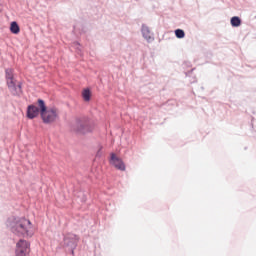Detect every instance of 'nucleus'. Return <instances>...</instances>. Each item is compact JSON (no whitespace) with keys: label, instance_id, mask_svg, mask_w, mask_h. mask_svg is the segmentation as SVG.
Returning <instances> with one entry per match:
<instances>
[{"label":"nucleus","instance_id":"f257e3e1","mask_svg":"<svg viewBox=\"0 0 256 256\" xmlns=\"http://www.w3.org/2000/svg\"><path fill=\"white\" fill-rule=\"evenodd\" d=\"M6 227L17 237L31 238L35 235V227L31 223V220L25 217L10 216L6 220Z\"/></svg>","mask_w":256,"mask_h":256},{"label":"nucleus","instance_id":"f03ea898","mask_svg":"<svg viewBox=\"0 0 256 256\" xmlns=\"http://www.w3.org/2000/svg\"><path fill=\"white\" fill-rule=\"evenodd\" d=\"M70 129L78 135H85L93 131V123L87 117L77 118L74 123L70 124Z\"/></svg>","mask_w":256,"mask_h":256},{"label":"nucleus","instance_id":"7ed1b4c3","mask_svg":"<svg viewBox=\"0 0 256 256\" xmlns=\"http://www.w3.org/2000/svg\"><path fill=\"white\" fill-rule=\"evenodd\" d=\"M38 107L40 108V115L43 123H53V121L57 119V112L53 109L47 110V106L43 99H38Z\"/></svg>","mask_w":256,"mask_h":256},{"label":"nucleus","instance_id":"20e7f679","mask_svg":"<svg viewBox=\"0 0 256 256\" xmlns=\"http://www.w3.org/2000/svg\"><path fill=\"white\" fill-rule=\"evenodd\" d=\"M7 87L12 95L19 97L23 93V84L21 81L14 79L8 80Z\"/></svg>","mask_w":256,"mask_h":256},{"label":"nucleus","instance_id":"39448f33","mask_svg":"<svg viewBox=\"0 0 256 256\" xmlns=\"http://www.w3.org/2000/svg\"><path fill=\"white\" fill-rule=\"evenodd\" d=\"M78 241L79 237L75 234H67L64 236V246L67 247L68 251H70L72 255L75 253Z\"/></svg>","mask_w":256,"mask_h":256},{"label":"nucleus","instance_id":"423d86ee","mask_svg":"<svg viewBox=\"0 0 256 256\" xmlns=\"http://www.w3.org/2000/svg\"><path fill=\"white\" fill-rule=\"evenodd\" d=\"M31 244L27 242L26 240L20 239L16 243V256H29V253L31 251Z\"/></svg>","mask_w":256,"mask_h":256},{"label":"nucleus","instance_id":"0eeeda50","mask_svg":"<svg viewBox=\"0 0 256 256\" xmlns=\"http://www.w3.org/2000/svg\"><path fill=\"white\" fill-rule=\"evenodd\" d=\"M110 165H114V167L116 169H118L119 171H125L126 167H125V163L123 162V160H121V158L117 157V155L115 153H111L110 154Z\"/></svg>","mask_w":256,"mask_h":256},{"label":"nucleus","instance_id":"6e6552de","mask_svg":"<svg viewBox=\"0 0 256 256\" xmlns=\"http://www.w3.org/2000/svg\"><path fill=\"white\" fill-rule=\"evenodd\" d=\"M141 33L142 37L147 41V43H153L155 41V38L153 37V33H151L149 26L142 24Z\"/></svg>","mask_w":256,"mask_h":256},{"label":"nucleus","instance_id":"1a4fd4ad","mask_svg":"<svg viewBox=\"0 0 256 256\" xmlns=\"http://www.w3.org/2000/svg\"><path fill=\"white\" fill-rule=\"evenodd\" d=\"M41 113V108L38 106H35L33 104L29 105L27 107V117L28 119H35Z\"/></svg>","mask_w":256,"mask_h":256},{"label":"nucleus","instance_id":"9d476101","mask_svg":"<svg viewBox=\"0 0 256 256\" xmlns=\"http://www.w3.org/2000/svg\"><path fill=\"white\" fill-rule=\"evenodd\" d=\"M10 31L14 35H19L21 28L19 27V24L16 21L10 23Z\"/></svg>","mask_w":256,"mask_h":256},{"label":"nucleus","instance_id":"9b49d317","mask_svg":"<svg viewBox=\"0 0 256 256\" xmlns=\"http://www.w3.org/2000/svg\"><path fill=\"white\" fill-rule=\"evenodd\" d=\"M82 99L84 101H91V90L89 88H85L82 91Z\"/></svg>","mask_w":256,"mask_h":256},{"label":"nucleus","instance_id":"f8f14e48","mask_svg":"<svg viewBox=\"0 0 256 256\" xmlns=\"http://www.w3.org/2000/svg\"><path fill=\"white\" fill-rule=\"evenodd\" d=\"M232 27H240L241 26V18L238 16H233L230 20Z\"/></svg>","mask_w":256,"mask_h":256},{"label":"nucleus","instance_id":"ddd939ff","mask_svg":"<svg viewBox=\"0 0 256 256\" xmlns=\"http://www.w3.org/2000/svg\"><path fill=\"white\" fill-rule=\"evenodd\" d=\"M5 73H6V83H9V81L15 80L12 69H6Z\"/></svg>","mask_w":256,"mask_h":256},{"label":"nucleus","instance_id":"4468645a","mask_svg":"<svg viewBox=\"0 0 256 256\" xmlns=\"http://www.w3.org/2000/svg\"><path fill=\"white\" fill-rule=\"evenodd\" d=\"M174 33L177 39H183L185 37V31L183 29H176Z\"/></svg>","mask_w":256,"mask_h":256},{"label":"nucleus","instance_id":"2eb2a0df","mask_svg":"<svg viewBox=\"0 0 256 256\" xmlns=\"http://www.w3.org/2000/svg\"><path fill=\"white\" fill-rule=\"evenodd\" d=\"M73 47H75V49H78V51H80L81 49L79 47H81V44H79V42H74L73 43Z\"/></svg>","mask_w":256,"mask_h":256},{"label":"nucleus","instance_id":"dca6fc26","mask_svg":"<svg viewBox=\"0 0 256 256\" xmlns=\"http://www.w3.org/2000/svg\"><path fill=\"white\" fill-rule=\"evenodd\" d=\"M103 148H100L97 153H96V157H101L103 155V152L102 151Z\"/></svg>","mask_w":256,"mask_h":256},{"label":"nucleus","instance_id":"f3484780","mask_svg":"<svg viewBox=\"0 0 256 256\" xmlns=\"http://www.w3.org/2000/svg\"><path fill=\"white\" fill-rule=\"evenodd\" d=\"M0 13H1V8H0Z\"/></svg>","mask_w":256,"mask_h":256}]
</instances>
